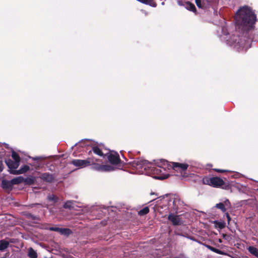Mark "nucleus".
I'll use <instances>...</instances> for the list:
<instances>
[{"label": "nucleus", "mask_w": 258, "mask_h": 258, "mask_svg": "<svg viewBox=\"0 0 258 258\" xmlns=\"http://www.w3.org/2000/svg\"><path fill=\"white\" fill-rule=\"evenodd\" d=\"M235 19L237 26L252 27L256 21V16L251 9L244 6L240 8L235 14Z\"/></svg>", "instance_id": "1"}, {"label": "nucleus", "mask_w": 258, "mask_h": 258, "mask_svg": "<svg viewBox=\"0 0 258 258\" xmlns=\"http://www.w3.org/2000/svg\"><path fill=\"white\" fill-rule=\"evenodd\" d=\"M171 166L165 160H160L156 163V167H152L151 171L153 174L157 175L155 178L164 179L169 176L168 171L171 170Z\"/></svg>", "instance_id": "2"}, {"label": "nucleus", "mask_w": 258, "mask_h": 258, "mask_svg": "<svg viewBox=\"0 0 258 258\" xmlns=\"http://www.w3.org/2000/svg\"><path fill=\"white\" fill-rule=\"evenodd\" d=\"M203 183L214 187H218L224 184V182L221 178L217 177H208L203 179Z\"/></svg>", "instance_id": "3"}, {"label": "nucleus", "mask_w": 258, "mask_h": 258, "mask_svg": "<svg viewBox=\"0 0 258 258\" xmlns=\"http://www.w3.org/2000/svg\"><path fill=\"white\" fill-rule=\"evenodd\" d=\"M71 163L79 168H81L89 165L90 161L88 160L75 159L72 161Z\"/></svg>", "instance_id": "4"}, {"label": "nucleus", "mask_w": 258, "mask_h": 258, "mask_svg": "<svg viewBox=\"0 0 258 258\" xmlns=\"http://www.w3.org/2000/svg\"><path fill=\"white\" fill-rule=\"evenodd\" d=\"M169 164L171 166V169H173L175 170H179L180 171L186 170L188 166L187 164L176 162L169 163Z\"/></svg>", "instance_id": "5"}, {"label": "nucleus", "mask_w": 258, "mask_h": 258, "mask_svg": "<svg viewBox=\"0 0 258 258\" xmlns=\"http://www.w3.org/2000/svg\"><path fill=\"white\" fill-rule=\"evenodd\" d=\"M108 159L112 164H117L120 162L119 155L116 152L110 153L108 156Z\"/></svg>", "instance_id": "6"}, {"label": "nucleus", "mask_w": 258, "mask_h": 258, "mask_svg": "<svg viewBox=\"0 0 258 258\" xmlns=\"http://www.w3.org/2000/svg\"><path fill=\"white\" fill-rule=\"evenodd\" d=\"M235 47H237L238 51H245L248 48L250 47V45L249 43V41L247 42H244V44L243 43L242 41H241V42H238V43L235 45Z\"/></svg>", "instance_id": "7"}, {"label": "nucleus", "mask_w": 258, "mask_h": 258, "mask_svg": "<svg viewBox=\"0 0 258 258\" xmlns=\"http://www.w3.org/2000/svg\"><path fill=\"white\" fill-rule=\"evenodd\" d=\"M168 219L171 221L174 225H179L180 223L179 217L172 214H170L168 215Z\"/></svg>", "instance_id": "8"}, {"label": "nucleus", "mask_w": 258, "mask_h": 258, "mask_svg": "<svg viewBox=\"0 0 258 258\" xmlns=\"http://www.w3.org/2000/svg\"><path fill=\"white\" fill-rule=\"evenodd\" d=\"M148 163V161L143 159H138L134 162V164L137 166V168H144V169H146Z\"/></svg>", "instance_id": "9"}, {"label": "nucleus", "mask_w": 258, "mask_h": 258, "mask_svg": "<svg viewBox=\"0 0 258 258\" xmlns=\"http://www.w3.org/2000/svg\"><path fill=\"white\" fill-rule=\"evenodd\" d=\"M196 3L199 8L205 9L209 6V0H196Z\"/></svg>", "instance_id": "10"}, {"label": "nucleus", "mask_w": 258, "mask_h": 258, "mask_svg": "<svg viewBox=\"0 0 258 258\" xmlns=\"http://www.w3.org/2000/svg\"><path fill=\"white\" fill-rule=\"evenodd\" d=\"M19 163L18 161H14L11 160H9L6 161V164L8 166L9 168L12 169H15L17 168L19 165Z\"/></svg>", "instance_id": "11"}, {"label": "nucleus", "mask_w": 258, "mask_h": 258, "mask_svg": "<svg viewBox=\"0 0 258 258\" xmlns=\"http://www.w3.org/2000/svg\"><path fill=\"white\" fill-rule=\"evenodd\" d=\"M29 167L27 165H25L19 170L12 171L11 173L14 174H20L25 173L29 170Z\"/></svg>", "instance_id": "12"}, {"label": "nucleus", "mask_w": 258, "mask_h": 258, "mask_svg": "<svg viewBox=\"0 0 258 258\" xmlns=\"http://www.w3.org/2000/svg\"><path fill=\"white\" fill-rule=\"evenodd\" d=\"M40 178L47 182H52L53 180L52 175L49 173H43L41 174Z\"/></svg>", "instance_id": "13"}, {"label": "nucleus", "mask_w": 258, "mask_h": 258, "mask_svg": "<svg viewBox=\"0 0 258 258\" xmlns=\"http://www.w3.org/2000/svg\"><path fill=\"white\" fill-rule=\"evenodd\" d=\"M24 181V178L22 176H19L16 178L12 179L10 181L11 182L12 185L13 184H18L20 183H22Z\"/></svg>", "instance_id": "14"}, {"label": "nucleus", "mask_w": 258, "mask_h": 258, "mask_svg": "<svg viewBox=\"0 0 258 258\" xmlns=\"http://www.w3.org/2000/svg\"><path fill=\"white\" fill-rule=\"evenodd\" d=\"M9 245V242L5 240H0V250L4 251L5 250Z\"/></svg>", "instance_id": "15"}, {"label": "nucleus", "mask_w": 258, "mask_h": 258, "mask_svg": "<svg viewBox=\"0 0 258 258\" xmlns=\"http://www.w3.org/2000/svg\"><path fill=\"white\" fill-rule=\"evenodd\" d=\"M248 251L252 255L258 258V249L253 246H249L247 248Z\"/></svg>", "instance_id": "16"}, {"label": "nucleus", "mask_w": 258, "mask_h": 258, "mask_svg": "<svg viewBox=\"0 0 258 258\" xmlns=\"http://www.w3.org/2000/svg\"><path fill=\"white\" fill-rule=\"evenodd\" d=\"M75 204L76 202L73 201H68L64 203L63 207L64 208L73 209L74 208Z\"/></svg>", "instance_id": "17"}, {"label": "nucleus", "mask_w": 258, "mask_h": 258, "mask_svg": "<svg viewBox=\"0 0 258 258\" xmlns=\"http://www.w3.org/2000/svg\"><path fill=\"white\" fill-rule=\"evenodd\" d=\"M28 255L30 258H36L37 257L36 252L32 248H29Z\"/></svg>", "instance_id": "18"}, {"label": "nucleus", "mask_w": 258, "mask_h": 258, "mask_svg": "<svg viewBox=\"0 0 258 258\" xmlns=\"http://www.w3.org/2000/svg\"><path fill=\"white\" fill-rule=\"evenodd\" d=\"M101 168L102 169L101 171H111L114 170L112 166L108 165H102Z\"/></svg>", "instance_id": "19"}, {"label": "nucleus", "mask_w": 258, "mask_h": 258, "mask_svg": "<svg viewBox=\"0 0 258 258\" xmlns=\"http://www.w3.org/2000/svg\"><path fill=\"white\" fill-rule=\"evenodd\" d=\"M59 233L64 235H69L71 233V231L68 228H59Z\"/></svg>", "instance_id": "20"}, {"label": "nucleus", "mask_w": 258, "mask_h": 258, "mask_svg": "<svg viewBox=\"0 0 258 258\" xmlns=\"http://www.w3.org/2000/svg\"><path fill=\"white\" fill-rule=\"evenodd\" d=\"M186 8L191 11L195 12L196 11V7L195 5L189 2L186 4Z\"/></svg>", "instance_id": "21"}, {"label": "nucleus", "mask_w": 258, "mask_h": 258, "mask_svg": "<svg viewBox=\"0 0 258 258\" xmlns=\"http://www.w3.org/2000/svg\"><path fill=\"white\" fill-rule=\"evenodd\" d=\"M92 150L94 152V153H95L96 154L100 156H103V153L101 150L98 147H93L92 148Z\"/></svg>", "instance_id": "22"}, {"label": "nucleus", "mask_w": 258, "mask_h": 258, "mask_svg": "<svg viewBox=\"0 0 258 258\" xmlns=\"http://www.w3.org/2000/svg\"><path fill=\"white\" fill-rule=\"evenodd\" d=\"M2 186L3 188H8L10 187L12 185L11 181L3 180L2 182Z\"/></svg>", "instance_id": "23"}, {"label": "nucleus", "mask_w": 258, "mask_h": 258, "mask_svg": "<svg viewBox=\"0 0 258 258\" xmlns=\"http://www.w3.org/2000/svg\"><path fill=\"white\" fill-rule=\"evenodd\" d=\"M215 207L217 208L220 209L223 212H225L226 211V208L224 207V204H223L222 203L217 204Z\"/></svg>", "instance_id": "24"}, {"label": "nucleus", "mask_w": 258, "mask_h": 258, "mask_svg": "<svg viewBox=\"0 0 258 258\" xmlns=\"http://www.w3.org/2000/svg\"><path fill=\"white\" fill-rule=\"evenodd\" d=\"M149 208L148 207H145V208H143V209L141 210L140 211H139L138 213H139V215H140L141 216H143V215L147 214V213H149Z\"/></svg>", "instance_id": "25"}, {"label": "nucleus", "mask_w": 258, "mask_h": 258, "mask_svg": "<svg viewBox=\"0 0 258 258\" xmlns=\"http://www.w3.org/2000/svg\"><path fill=\"white\" fill-rule=\"evenodd\" d=\"M208 247L211 251L215 252L218 254H223L224 253L223 251H221L220 250L217 249L216 248H214L213 247H212L211 246H208Z\"/></svg>", "instance_id": "26"}, {"label": "nucleus", "mask_w": 258, "mask_h": 258, "mask_svg": "<svg viewBox=\"0 0 258 258\" xmlns=\"http://www.w3.org/2000/svg\"><path fill=\"white\" fill-rule=\"evenodd\" d=\"M12 157L14 160L13 161H18V162H20V157L16 153H15V152H13Z\"/></svg>", "instance_id": "27"}, {"label": "nucleus", "mask_w": 258, "mask_h": 258, "mask_svg": "<svg viewBox=\"0 0 258 258\" xmlns=\"http://www.w3.org/2000/svg\"><path fill=\"white\" fill-rule=\"evenodd\" d=\"M101 166H102V165H99L98 164H94L93 165V167L92 168L96 170H98V171H101L102 170V169H101Z\"/></svg>", "instance_id": "28"}, {"label": "nucleus", "mask_w": 258, "mask_h": 258, "mask_svg": "<svg viewBox=\"0 0 258 258\" xmlns=\"http://www.w3.org/2000/svg\"><path fill=\"white\" fill-rule=\"evenodd\" d=\"M47 199L49 201H53L54 202H55L57 199V198L53 195L48 196L47 197Z\"/></svg>", "instance_id": "29"}, {"label": "nucleus", "mask_w": 258, "mask_h": 258, "mask_svg": "<svg viewBox=\"0 0 258 258\" xmlns=\"http://www.w3.org/2000/svg\"><path fill=\"white\" fill-rule=\"evenodd\" d=\"M223 204H224V207H229L230 206V202L228 200H226L224 201L223 203H222Z\"/></svg>", "instance_id": "30"}, {"label": "nucleus", "mask_w": 258, "mask_h": 258, "mask_svg": "<svg viewBox=\"0 0 258 258\" xmlns=\"http://www.w3.org/2000/svg\"><path fill=\"white\" fill-rule=\"evenodd\" d=\"M59 228H60L56 227H50L49 228V229L51 231H57V232H59Z\"/></svg>", "instance_id": "31"}, {"label": "nucleus", "mask_w": 258, "mask_h": 258, "mask_svg": "<svg viewBox=\"0 0 258 258\" xmlns=\"http://www.w3.org/2000/svg\"><path fill=\"white\" fill-rule=\"evenodd\" d=\"M225 224L224 223H222V222H220L218 223V226L219 228H223L225 227Z\"/></svg>", "instance_id": "32"}, {"label": "nucleus", "mask_w": 258, "mask_h": 258, "mask_svg": "<svg viewBox=\"0 0 258 258\" xmlns=\"http://www.w3.org/2000/svg\"><path fill=\"white\" fill-rule=\"evenodd\" d=\"M226 218L227 219V221H228V222L229 223L230 220H231V218H230V215H229L228 213H226Z\"/></svg>", "instance_id": "33"}, {"label": "nucleus", "mask_w": 258, "mask_h": 258, "mask_svg": "<svg viewBox=\"0 0 258 258\" xmlns=\"http://www.w3.org/2000/svg\"><path fill=\"white\" fill-rule=\"evenodd\" d=\"M215 170L218 172H224L226 171L225 170H221V169H215Z\"/></svg>", "instance_id": "34"}, {"label": "nucleus", "mask_w": 258, "mask_h": 258, "mask_svg": "<svg viewBox=\"0 0 258 258\" xmlns=\"http://www.w3.org/2000/svg\"><path fill=\"white\" fill-rule=\"evenodd\" d=\"M178 201H178V200H177V199H175V200H174V202H173L174 204V205H176V203H177V202H178Z\"/></svg>", "instance_id": "35"}, {"label": "nucleus", "mask_w": 258, "mask_h": 258, "mask_svg": "<svg viewBox=\"0 0 258 258\" xmlns=\"http://www.w3.org/2000/svg\"><path fill=\"white\" fill-rule=\"evenodd\" d=\"M28 180L30 181V182H33V179H31V178H29Z\"/></svg>", "instance_id": "36"}]
</instances>
